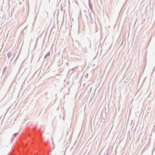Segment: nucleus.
I'll list each match as a JSON object with an SVG mask.
<instances>
[{
    "instance_id": "obj_1",
    "label": "nucleus",
    "mask_w": 155,
    "mask_h": 155,
    "mask_svg": "<svg viewBox=\"0 0 155 155\" xmlns=\"http://www.w3.org/2000/svg\"><path fill=\"white\" fill-rule=\"evenodd\" d=\"M83 19H82L83 23H85L87 24L88 22V18L87 16L86 15H84L83 16Z\"/></svg>"
},
{
    "instance_id": "obj_2",
    "label": "nucleus",
    "mask_w": 155,
    "mask_h": 155,
    "mask_svg": "<svg viewBox=\"0 0 155 155\" xmlns=\"http://www.w3.org/2000/svg\"><path fill=\"white\" fill-rule=\"evenodd\" d=\"M89 16L91 19V21L90 23L91 24H92L93 22H94V20L93 19V18L91 16V13H90L89 15Z\"/></svg>"
},
{
    "instance_id": "obj_3",
    "label": "nucleus",
    "mask_w": 155,
    "mask_h": 155,
    "mask_svg": "<svg viewBox=\"0 0 155 155\" xmlns=\"http://www.w3.org/2000/svg\"><path fill=\"white\" fill-rule=\"evenodd\" d=\"M88 2H89V5L90 7V9L91 11H92V5L91 3H90L91 0H88Z\"/></svg>"
},
{
    "instance_id": "obj_4",
    "label": "nucleus",
    "mask_w": 155,
    "mask_h": 155,
    "mask_svg": "<svg viewBox=\"0 0 155 155\" xmlns=\"http://www.w3.org/2000/svg\"><path fill=\"white\" fill-rule=\"evenodd\" d=\"M50 55V52H48L45 56L44 57L45 59H46V58H48L49 57Z\"/></svg>"
},
{
    "instance_id": "obj_5",
    "label": "nucleus",
    "mask_w": 155,
    "mask_h": 155,
    "mask_svg": "<svg viewBox=\"0 0 155 155\" xmlns=\"http://www.w3.org/2000/svg\"><path fill=\"white\" fill-rule=\"evenodd\" d=\"M12 56V53L11 52H9L7 54V56L8 59H9Z\"/></svg>"
},
{
    "instance_id": "obj_6",
    "label": "nucleus",
    "mask_w": 155,
    "mask_h": 155,
    "mask_svg": "<svg viewBox=\"0 0 155 155\" xmlns=\"http://www.w3.org/2000/svg\"><path fill=\"white\" fill-rule=\"evenodd\" d=\"M7 69V67H5L3 69L2 74L3 75L6 72Z\"/></svg>"
},
{
    "instance_id": "obj_7",
    "label": "nucleus",
    "mask_w": 155,
    "mask_h": 155,
    "mask_svg": "<svg viewBox=\"0 0 155 155\" xmlns=\"http://www.w3.org/2000/svg\"><path fill=\"white\" fill-rule=\"evenodd\" d=\"M18 134V132H17L13 134V136L14 137H16V136Z\"/></svg>"
},
{
    "instance_id": "obj_8",
    "label": "nucleus",
    "mask_w": 155,
    "mask_h": 155,
    "mask_svg": "<svg viewBox=\"0 0 155 155\" xmlns=\"http://www.w3.org/2000/svg\"><path fill=\"white\" fill-rule=\"evenodd\" d=\"M6 17V16H4L2 18V20H5Z\"/></svg>"
},
{
    "instance_id": "obj_9",
    "label": "nucleus",
    "mask_w": 155,
    "mask_h": 155,
    "mask_svg": "<svg viewBox=\"0 0 155 155\" xmlns=\"http://www.w3.org/2000/svg\"><path fill=\"white\" fill-rule=\"evenodd\" d=\"M124 38H123L122 39V42L121 43V45H122L123 44V42H124Z\"/></svg>"
},
{
    "instance_id": "obj_10",
    "label": "nucleus",
    "mask_w": 155,
    "mask_h": 155,
    "mask_svg": "<svg viewBox=\"0 0 155 155\" xmlns=\"http://www.w3.org/2000/svg\"><path fill=\"white\" fill-rule=\"evenodd\" d=\"M155 69V66H154V68H153V71H154V70Z\"/></svg>"
},
{
    "instance_id": "obj_11",
    "label": "nucleus",
    "mask_w": 155,
    "mask_h": 155,
    "mask_svg": "<svg viewBox=\"0 0 155 155\" xmlns=\"http://www.w3.org/2000/svg\"><path fill=\"white\" fill-rule=\"evenodd\" d=\"M90 48L91 47V41H90Z\"/></svg>"
},
{
    "instance_id": "obj_12",
    "label": "nucleus",
    "mask_w": 155,
    "mask_h": 155,
    "mask_svg": "<svg viewBox=\"0 0 155 155\" xmlns=\"http://www.w3.org/2000/svg\"><path fill=\"white\" fill-rule=\"evenodd\" d=\"M145 66H146V65H145V66H144V68H143V71L144 70V69H145Z\"/></svg>"
},
{
    "instance_id": "obj_13",
    "label": "nucleus",
    "mask_w": 155,
    "mask_h": 155,
    "mask_svg": "<svg viewBox=\"0 0 155 155\" xmlns=\"http://www.w3.org/2000/svg\"><path fill=\"white\" fill-rule=\"evenodd\" d=\"M63 120H64V117H63Z\"/></svg>"
},
{
    "instance_id": "obj_14",
    "label": "nucleus",
    "mask_w": 155,
    "mask_h": 155,
    "mask_svg": "<svg viewBox=\"0 0 155 155\" xmlns=\"http://www.w3.org/2000/svg\"><path fill=\"white\" fill-rule=\"evenodd\" d=\"M21 3H19V4H21Z\"/></svg>"
},
{
    "instance_id": "obj_15",
    "label": "nucleus",
    "mask_w": 155,
    "mask_h": 155,
    "mask_svg": "<svg viewBox=\"0 0 155 155\" xmlns=\"http://www.w3.org/2000/svg\"><path fill=\"white\" fill-rule=\"evenodd\" d=\"M109 104H110V103L108 104V106L109 105Z\"/></svg>"
}]
</instances>
